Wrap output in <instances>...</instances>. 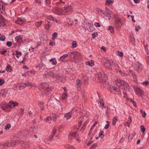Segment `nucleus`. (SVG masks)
<instances>
[{
	"label": "nucleus",
	"mask_w": 149,
	"mask_h": 149,
	"mask_svg": "<svg viewBox=\"0 0 149 149\" xmlns=\"http://www.w3.org/2000/svg\"><path fill=\"white\" fill-rule=\"evenodd\" d=\"M115 83L118 87L120 88L122 86H123L124 89L126 91H129L130 89V86L127 82L124 80L120 79L117 80L116 81Z\"/></svg>",
	"instance_id": "nucleus-3"
},
{
	"label": "nucleus",
	"mask_w": 149,
	"mask_h": 149,
	"mask_svg": "<svg viewBox=\"0 0 149 149\" xmlns=\"http://www.w3.org/2000/svg\"><path fill=\"white\" fill-rule=\"evenodd\" d=\"M38 89L40 90H43L42 92V95L47 94L49 91L51 90V88H49L48 84L47 83H41L40 84L38 87Z\"/></svg>",
	"instance_id": "nucleus-2"
},
{
	"label": "nucleus",
	"mask_w": 149,
	"mask_h": 149,
	"mask_svg": "<svg viewBox=\"0 0 149 149\" xmlns=\"http://www.w3.org/2000/svg\"><path fill=\"white\" fill-rule=\"evenodd\" d=\"M68 95L67 93H64L62 95L61 97L63 99H66Z\"/></svg>",
	"instance_id": "nucleus-36"
},
{
	"label": "nucleus",
	"mask_w": 149,
	"mask_h": 149,
	"mask_svg": "<svg viewBox=\"0 0 149 149\" xmlns=\"http://www.w3.org/2000/svg\"><path fill=\"white\" fill-rule=\"evenodd\" d=\"M75 52V51L71 52H69L68 54L70 58L74 59Z\"/></svg>",
	"instance_id": "nucleus-15"
},
{
	"label": "nucleus",
	"mask_w": 149,
	"mask_h": 149,
	"mask_svg": "<svg viewBox=\"0 0 149 149\" xmlns=\"http://www.w3.org/2000/svg\"><path fill=\"white\" fill-rule=\"evenodd\" d=\"M143 85L144 86H147L149 84L148 82V81H145L142 83Z\"/></svg>",
	"instance_id": "nucleus-60"
},
{
	"label": "nucleus",
	"mask_w": 149,
	"mask_h": 149,
	"mask_svg": "<svg viewBox=\"0 0 149 149\" xmlns=\"http://www.w3.org/2000/svg\"><path fill=\"white\" fill-rule=\"evenodd\" d=\"M6 70L8 72H10L12 70V67L10 65H7Z\"/></svg>",
	"instance_id": "nucleus-32"
},
{
	"label": "nucleus",
	"mask_w": 149,
	"mask_h": 149,
	"mask_svg": "<svg viewBox=\"0 0 149 149\" xmlns=\"http://www.w3.org/2000/svg\"><path fill=\"white\" fill-rule=\"evenodd\" d=\"M52 11L54 13L58 15H63V8L55 7L52 9Z\"/></svg>",
	"instance_id": "nucleus-6"
},
{
	"label": "nucleus",
	"mask_w": 149,
	"mask_h": 149,
	"mask_svg": "<svg viewBox=\"0 0 149 149\" xmlns=\"http://www.w3.org/2000/svg\"><path fill=\"white\" fill-rule=\"evenodd\" d=\"M82 27L83 28L86 30H89L91 29L93 27V26L91 24L88 22H86L83 24Z\"/></svg>",
	"instance_id": "nucleus-10"
},
{
	"label": "nucleus",
	"mask_w": 149,
	"mask_h": 149,
	"mask_svg": "<svg viewBox=\"0 0 149 149\" xmlns=\"http://www.w3.org/2000/svg\"><path fill=\"white\" fill-rule=\"evenodd\" d=\"M51 26V24L48 21H46L45 22V28L47 30H49Z\"/></svg>",
	"instance_id": "nucleus-16"
},
{
	"label": "nucleus",
	"mask_w": 149,
	"mask_h": 149,
	"mask_svg": "<svg viewBox=\"0 0 149 149\" xmlns=\"http://www.w3.org/2000/svg\"><path fill=\"white\" fill-rule=\"evenodd\" d=\"M113 3V1L111 0H106L105 1V3L106 5H109Z\"/></svg>",
	"instance_id": "nucleus-40"
},
{
	"label": "nucleus",
	"mask_w": 149,
	"mask_h": 149,
	"mask_svg": "<svg viewBox=\"0 0 149 149\" xmlns=\"http://www.w3.org/2000/svg\"><path fill=\"white\" fill-rule=\"evenodd\" d=\"M1 91L2 92L4 93H3L2 94V96L3 97H5V96H6V94L7 93V91H6L5 89H4V90H3Z\"/></svg>",
	"instance_id": "nucleus-42"
},
{
	"label": "nucleus",
	"mask_w": 149,
	"mask_h": 149,
	"mask_svg": "<svg viewBox=\"0 0 149 149\" xmlns=\"http://www.w3.org/2000/svg\"><path fill=\"white\" fill-rule=\"evenodd\" d=\"M25 86V87H26L27 86H29L30 84L31 83L29 82H26L25 83H24Z\"/></svg>",
	"instance_id": "nucleus-59"
},
{
	"label": "nucleus",
	"mask_w": 149,
	"mask_h": 149,
	"mask_svg": "<svg viewBox=\"0 0 149 149\" xmlns=\"http://www.w3.org/2000/svg\"><path fill=\"white\" fill-rule=\"evenodd\" d=\"M68 56V54H64L63 55L60 57L59 60L62 61L64 59L67 57Z\"/></svg>",
	"instance_id": "nucleus-23"
},
{
	"label": "nucleus",
	"mask_w": 149,
	"mask_h": 149,
	"mask_svg": "<svg viewBox=\"0 0 149 149\" xmlns=\"http://www.w3.org/2000/svg\"><path fill=\"white\" fill-rule=\"evenodd\" d=\"M15 40L18 42H22V38L19 36H16L15 38Z\"/></svg>",
	"instance_id": "nucleus-30"
},
{
	"label": "nucleus",
	"mask_w": 149,
	"mask_h": 149,
	"mask_svg": "<svg viewBox=\"0 0 149 149\" xmlns=\"http://www.w3.org/2000/svg\"><path fill=\"white\" fill-rule=\"evenodd\" d=\"M4 18L2 15H0V27H3L6 26L4 21Z\"/></svg>",
	"instance_id": "nucleus-11"
},
{
	"label": "nucleus",
	"mask_w": 149,
	"mask_h": 149,
	"mask_svg": "<svg viewBox=\"0 0 149 149\" xmlns=\"http://www.w3.org/2000/svg\"><path fill=\"white\" fill-rule=\"evenodd\" d=\"M105 17L106 19L109 20L111 17V14L109 13H107L105 14Z\"/></svg>",
	"instance_id": "nucleus-29"
},
{
	"label": "nucleus",
	"mask_w": 149,
	"mask_h": 149,
	"mask_svg": "<svg viewBox=\"0 0 149 149\" xmlns=\"http://www.w3.org/2000/svg\"><path fill=\"white\" fill-rule=\"evenodd\" d=\"M50 61L52 63V65H55L57 64V62L55 58H52L50 60Z\"/></svg>",
	"instance_id": "nucleus-27"
},
{
	"label": "nucleus",
	"mask_w": 149,
	"mask_h": 149,
	"mask_svg": "<svg viewBox=\"0 0 149 149\" xmlns=\"http://www.w3.org/2000/svg\"><path fill=\"white\" fill-rule=\"evenodd\" d=\"M7 51L6 50L3 49L2 51H0V54H4Z\"/></svg>",
	"instance_id": "nucleus-54"
},
{
	"label": "nucleus",
	"mask_w": 149,
	"mask_h": 149,
	"mask_svg": "<svg viewBox=\"0 0 149 149\" xmlns=\"http://www.w3.org/2000/svg\"><path fill=\"white\" fill-rule=\"evenodd\" d=\"M72 112H70L67 113H65L64 117L65 119L67 120H68L70 119L71 116Z\"/></svg>",
	"instance_id": "nucleus-13"
},
{
	"label": "nucleus",
	"mask_w": 149,
	"mask_h": 149,
	"mask_svg": "<svg viewBox=\"0 0 149 149\" xmlns=\"http://www.w3.org/2000/svg\"><path fill=\"white\" fill-rule=\"evenodd\" d=\"M86 65L90 66H92L94 65V62L93 60L87 61L86 63Z\"/></svg>",
	"instance_id": "nucleus-21"
},
{
	"label": "nucleus",
	"mask_w": 149,
	"mask_h": 149,
	"mask_svg": "<svg viewBox=\"0 0 149 149\" xmlns=\"http://www.w3.org/2000/svg\"><path fill=\"white\" fill-rule=\"evenodd\" d=\"M25 86L24 84H22L21 85L19 86V90H21L23 89L24 88H25Z\"/></svg>",
	"instance_id": "nucleus-44"
},
{
	"label": "nucleus",
	"mask_w": 149,
	"mask_h": 149,
	"mask_svg": "<svg viewBox=\"0 0 149 149\" xmlns=\"http://www.w3.org/2000/svg\"><path fill=\"white\" fill-rule=\"evenodd\" d=\"M13 102L12 101H10L8 104L6 105V107H9L11 108H13Z\"/></svg>",
	"instance_id": "nucleus-25"
},
{
	"label": "nucleus",
	"mask_w": 149,
	"mask_h": 149,
	"mask_svg": "<svg viewBox=\"0 0 149 149\" xmlns=\"http://www.w3.org/2000/svg\"><path fill=\"white\" fill-rule=\"evenodd\" d=\"M64 146L65 148L68 149H76L73 146L68 144H65Z\"/></svg>",
	"instance_id": "nucleus-22"
},
{
	"label": "nucleus",
	"mask_w": 149,
	"mask_h": 149,
	"mask_svg": "<svg viewBox=\"0 0 149 149\" xmlns=\"http://www.w3.org/2000/svg\"><path fill=\"white\" fill-rule=\"evenodd\" d=\"M12 45V42H7L6 45L8 47H10Z\"/></svg>",
	"instance_id": "nucleus-57"
},
{
	"label": "nucleus",
	"mask_w": 149,
	"mask_h": 149,
	"mask_svg": "<svg viewBox=\"0 0 149 149\" xmlns=\"http://www.w3.org/2000/svg\"><path fill=\"white\" fill-rule=\"evenodd\" d=\"M117 87L111 86L108 88V89L111 93H114L119 94L120 93V87H118L116 85Z\"/></svg>",
	"instance_id": "nucleus-4"
},
{
	"label": "nucleus",
	"mask_w": 149,
	"mask_h": 149,
	"mask_svg": "<svg viewBox=\"0 0 149 149\" xmlns=\"http://www.w3.org/2000/svg\"><path fill=\"white\" fill-rule=\"evenodd\" d=\"M63 8V14H65L67 13H70L73 11V9L72 7L70 5H68L66 6H65Z\"/></svg>",
	"instance_id": "nucleus-5"
},
{
	"label": "nucleus",
	"mask_w": 149,
	"mask_h": 149,
	"mask_svg": "<svg viewBox=\"0 0 149 149\" xmlns=\"http://www.w3.org/2000/svg\"><path fill=\"white\" fill-rule=\"evenodd\" d=\"M135 70L138 72H141L143 67L141 64L139 62L136 63L134 66Z\"/></svg>",
	"instance_id": "nucleus-7"
},
{
	"label": "nucleus",
	"mask_w": 149,
	"mask_h": 149,
	"mask_svg": "<svg viewBox=\"0 0 149 149\" xmlns=\"http://www.w3.org/2000/svg\"><path fill=\"white\" fill-rule=\"evenodd\" d=\"M35 2L38 4H40L41 3L42 0H35Z\"/></svg>",
	"instance_id": "nucleus-52"
},
{
	"label": "nucleus",
	"mask_w": 149,
	"mask_h": 149,
	"mask_svg": "<svg viewBox=\"0 0 149 149\" xmlns=\"http://www.w3.org/2000/svg\"><path fill=\"white\" fill-rule=\"evenodd\" d=\"M76 84L77 86V88L81 89V86L82 84L81 81L79 79H77L76 81Z\"/></svg>",
	"instance_id": "nucleus-17"
},
{
	"label": "nucleus",
	"mask_w": 149,
	"mask_h": 149,
	"mask_svg": "<svg viewBox=\"0 0 149 149\" xmlns=\"http://www.w3.org/2000/svg\"><path fill=\"white\" fill-rule=\"evenodd\" d=\"M6 39V37L4 35L1 36L0 37V40L2 41H4Z\"/></svg>",
	"instance_id": "nucleus-49"
},
{
	"label": "nucleus",
	"mask_w": 149,
	"mask_h": 149,
	"mask_svg": "<svg viewBox=\"0 0 149 149\" xmlns=\"http://www.w3.org/2000/svg\"><path fill=\"white\" fill-rule=\"evenodd\" d=\"M104 132L103 131H100L99 134V136L101 138H102L104 135H103Z\"/></svg>",
	"instance_id": "nucleus-43"
},
{
	"label": "nucleus",
	"mask_w": 149,
	"mask_h": 149,
	"mask_svg": "<svg viewBox=\"0 0 149 149\" xmlns=\"http://www.w3.org/2000/svg\"><path fill=\"white\" fill-rule=\"evenodd\" d=\"M88 120H86L85 122L84 123V124L82 127V129L84 130L86 128V126L88 123Z\"/></svg>",
	"instance_id": "nucleus-34"
},
{
	"label": "nucleus",
	"mask_w": 149,
	"mask_h": 149,
	"mask_svg": "<svg viewBox=\"0 0 149 149\" xmlns=\"http://www.w3.org/2000/svg\"><path fill=\"white\" fill-rule=\"evenodd\" d=\"M10 124H8L6 125L5 126V128L6 130H8L10 129Z\"/></svg>",
	"instance_id": "nucleus-45"
},
{
	"label": "nucleus",
	"mask_w": 149,
	"mask_h": 149,
	"mask_svg": "<svg viewBox=\"0 0 149 149\" xmlns=\"http://www.w3.org/2000/svg\"><path fill=\"white\" fill-rule=\"evenodd\" d=\"M121 20L118 17L116 18L115 19V23L116 24L119 25L121 24Z\"/></svg>",
	"instance_id": "nucleus-20"
},
{
	"label": "nucleus",
	"mask_w": 149,
	"mask_h": 149,
	"mask_svg": "<svg viewBox=\"0 0 149 149\" xmlns=\"http://www.w3.org/2000/svg\"><path fill=\"white\" fill-rule=\"evenodd\" d=\"M146 129L145 128L144 126L141 125L140 126V130L143 133L145 132V131Z\"/></svg>",
	"instance_id": "nucleus-33"
},
{
	"label": "nucleus",
	"mask_w": 149,
	"mask_h": 149,
	"mask_svg": "<svg viewBox=\"0 0 149 149\" xmlns=\"http://www.w3.org/2000/svg\"><path fill=\"white\" fill-rule=\"evenodd\" d=\"M56 129H54L53 130L52 133V135H50L49 136V141H51L52 140L53 138V137L56 134Z\"/></svg>",
	"instance_id": "nucleus-12"
},
{
	"label": "nucleus",
	"mask_w": 149,
	"mask_h": 149,
	"mask_svg": "<svg viewBox=\"0 0 149 149\" xmlns=\"http://www.w3.org/2000/svg\"><path fill=\"white\" fill-rule=\"evenodd\" d=\"M49 19L55 22L56 21L55 19L52 16H50L49 17Z\"/></svg>",
	"instance_id": "nucleus-55"
},
{
	"label": "nucleus",
	"mask_w": 149,
	"mask_h": 149,
	"mask_svg": "<svg viewBox=\"0 0 149 149\" xmlns=\"http://www.w3.org/2000/svg\"><path fill=\"white\" fill-rule=\"evenodd\" d=\"M111 33H113L114 31V28L111 26H109L108 28Z\"/></svg>",
	"instance_id": "nucleus-37"
},
{
	"label": "nucleus",
	"mask_w": 149,
	"mask_h": 149,
	"mask_svg": "<svg viewBox=\"0 0 149 149\" xmlns=\"http://www.w3.org/2000/svg\"><path fill=\"white\" fill-rule=\"evenodd\" d=\"M118 54H117V55L120 56V57H122L123 55V54L122 52H120L119 51H118Z\"/></svg>",
	"instance_id": "nucleus-56"
},
{
	"label": "nucleus",
	"mask_w": 149,
	"mask_h": 149,
	"mask_svg": "<svg viewBox=\"0 0 149 149\" xmlns=\"http://www.w3.org/2000/svg\"><path fill=\"white\" fill-rule=\"evenodd\" d=\"M111 61H109V60H107L106 62H105L104 65L106 66L108 68H109L111 67Z\"/></svg>",
	"instance_id": "nucleus-18"
},
{
	"label": "nucleus",
	"mask_w": 149,
	"mask_h": 149,
	"mask_svg": "<svg viewBox=\"0 0 149 149\" xmlns=\"http://www.w3.org/2000/svg\"><path fill=\"white\" fill-rule=\"evenodd\" d=\"M94 25L96 27H100V25L97 22H95V23L94 24Z\"/></svg>",
	"instance_id": "nucleus-61"
},
{
	"label": "nucleus",
	"mask_w": 149,
	"mask_h": 149,
	"mask_svg": "<svg viewBox=\"0 0 149 149\" xmlns=\"http://www.w3.org/2000/svg\"><path fill=\"white\" fill-rule=\"evenodd\" d=\"M119 72L123 76H127V74L124 72H122L121 70L119 71Z\"/></svg>",
	"instance_id": "nucleus-41"
},
{
	"label": "nucleus",
	"mask_w": 149,
	"mask_h": 149,
	"mask_svg": "<svg viewBox=\"0 0 149 149\" xmlns=\"http://www.w3.org/2000/svg\"><path fill=\"white\" fill-rule=\"evenodd\" d=\"M45 65V64L42 63L39 64L36 66V67L37 68H38L39 70L41 69Z\"/></svg>",
	"instance_id": "nucleus-31"
},
{
	"label": "nucleus",
	"mask_w": 149,
	"mask_h": 149,
	"mask_svg": "<svg viewBox=\"0 0 149 149\" xmlns=\"http://www.w3.org/2000/svg\"><path fill=\"white\" fill-rule=\"evenodd\" d=\"M72 47L75 48L77 47V42L75 41H73L72 43Z\"/></svg>",
	"instance_id": "nucleus-48"
},
{
	"label": "nucleus",
	"mask_w": 149,
	"mask_h": 149,
	"mask_svg": "<svg viewBox=\"0 0 149 149\" xmlns=\"http://www.w3.org/2000/svg\"><path fill=\"white\" fill-rule=\"evenodd\" d=\"M81 56V54L77 51H75L74 56V60H76L77 59H79L80 58Z\"/></svg>",
	"instance_id": "nucleus-14"
},
{
	"label": "nucleus",
	"mask_w": 149,
	"mask_h": 149,
	"mask_svg": "<svg viewBox=\"0 0 149 149\" xmlns=\"http://www.w3.org/2000/svg\"><path fill=\"white\" fill-rule=\"evenodd\" d=\"M52 118L53 121L54 122H55L57 120V117L56 115L53 116Z\"/></svg>",
	"instance_id": "nucleus-58"
},
{
	"label": "nucleus",
	"mask_w": 149,
	"mask_h": 149,
	"mask_svg": "<svg viewBox=\"0 0 149 149\" xmlns=\"http://www.w3.org/2000/svg\"><path fill=\"white\" fill-rule=\"evenodd\" d=\"M134 89L135 93L137 95L141 96L143 94V91L141 90L139 86H135Z\"/></svg>",
	"instance_id": "nucleus-9"
},
{
	"label": "nucleus",
	"mask_w": 149,
	"mask_h": 149,
	"mask_svg": "<svg viewBox=\"0 0 149 149\" xmlns=\"http://www.w3.org/2000/svg\"><path fill=\"white\" fill-rule=\"evenodd\" d=\"M13 108H15L16 106H18L19 105V104L18 103H17V102H13Z\"/></svg>",
	"instance_id": "nucleus-53"
},
{
	"label": "nucleus",
	"mask_w": 149,
	"mask_h": 149,
	"mask_svg": "<svg viewBox=\"0 0 149 149\" xmlns=\"http://www.w3.org/2000/svg\"><path fill=\"white\" fill-rule=\"evenodd\" d=\"M145 59L147 63L149 65V56H146L145 57Z\"/></svg>",
	"instance_id": "nucleus-50"
},
{
	"label": "nucleus",
	"mask_w": 149,
	"mask_h": 149,
	"mask_svg": "<svg viewBox=\"0 0 149 149\" xmlns=\"http://www.w3.org/2000/svg\"><path fill=\"white\" fill-rule=\"evenodd\" d=\"M42 22V21L36 22V26L38 27H39L41 25Z\"/></svg>",
	"instance_id": "nucleus-46"
},
{
	"label": "nucleus",
	"mask_w": 149,
	"mask_h": 149,
	"mask_svg": "<svg viewBox=\"0 0 149 149\" xmlns=\"http://www.w3.org/2000/svg\"><path fill=\"white\" fill-rule=\"evenodd\" d=\"M148 34L147 35V39L148 40V42L149 43V29L148 30Z\"/></svg>",
	"instance_id": "nucleus-64"
},
{
	"label": "nucleus",
	"mask_w": 149,
	"mask_h": 149,
	"mask_svg": "<svg viewBox=\"0 0 149 149\" xmlns=\"http://www.w3.org/2000/svg\"><path fill=\"white\" fill-rule=\"evenodd\" d=\"M70 136L73 137H77L79 136L78 134L76 132H74L70 134Z\"/></svg>",
	"instance_id": "nucleus-35"
},
{
	"label": "nucleus",
	"mask_w": 149,
	"mask_h": 149,
	"mask_svg": "<svg viewBox=\"0 0 149 149\" xmlns=\"http://www.w3.org/2000/svg\"><path fill=\"white\" fill-rule=\"evenodd\" d=\"M24 21L22 19H18L17 20L15 21V22L16 24H17L19 25H22L23 22Z\"/></svg>",
	"instance_id": "nucleus-28"
},
{
	"label": "nucleus",
	"mask_w": 149,
	"mask_h": 149,
	"mask_svg": "<svg viewBox=\"0 0 149 149\" xmlns=\"http://www.w3.org/2000/svg\"><path fill=\"white\" fill-rule=\"evenodd\" d=\"M94 78L98 82H104L108 78V76L106 74L102 72L95 74Z\"/></svg>",
	"instance_id": "nucleus-1"
},
{
	"label": "nucleus",
	"mask_w": 149,
	"mask_h": 149,
	"mask_svg": "<svg viewBox=\"0 0 149 149\" xmlns=\"http://www.w3.org/2000/svg\"><path fill=\"white\" fill-rule=\"evenodd\" d=\"M52 120V118L51 117H48L46 118V122H47L48 121H51Z\"/></svg>",
	"instance_id": "nucleus-62"
},
{
	"label": "nucleus",
	"mask_w": 149,
	"mask_h": 149,
	"mask_svg": "<svg viewBox=\"0 0 149 149\" xmlns=\"http://www.w3.org/2000/svg\"><path fill=\"white\" fill-rule=\"evenodd\" d=\"M97 145V143H94L90 146V148L91 149H95Z\"/></svg>",
	"instance_id": "nucleus-47"
},
{
	"label": "nucleus",
	"mask_w": 149,
	"mask_h": 149,
	"mask_svg": "<svg viewBox=\"0 0 149 149\" xmlns=\"http://www.w3.org/2000/svg\"><path fill=\"white\" fill-rule=\"evenodd\" d=\"M45 74L46 75H51L53 78H56L57 79H60L61 77L59 76H57L55 77V75L53 73V72L52 71L49 70H47L45 72Z\"/></svg>",
	"instance_id": "nucleus-8"
},
{
	"label": "nucleus",
	"mask_w": 149,
	"mask_h": 149,
	"mask_svg": "<svg viewBox=\"0 0 149 149\" xmlns=\"http://www.w3.org/2000/svg\"><path fill=\"white\" fill-rule=\"evenodd\" d=\"M5 82L4 80L0 79V86L2 85Z\"/></svg>",
	"instance_id": "nucleus-51"
},
{
	"label": "nucleus",
	"mask_w": 149,
	"mask_h": 149,
	"mask_svg": "<svg viewBox=\"0 0 149 149\" xmlns=\"http://www.w3.org/2000/svg\"><path fill=\"white\" fill-rule=\"evenodd\" d=\"M111 66L112 67L113 69L115 70L117 69V68L118 67V65L117 64H115L114 61H111Z\"/></svg>",
	"instance_id": "nucleus-24"
},
{
	"label": "nucleus",
	"mask_w": 149,
	"mask_h": 149,
	"mask_svg": "<svg viewBox=\"0 0 149 149\" xmlns=\"http://www.w3.org/2000/svg\"><path fill=\"white\" fill-rule=\"evenodd\" d=\"M117 121V118L116 116H115L113 118L112 120V125L113 126L115 125Z\"/></svg>",
	"instance_id": "nucleus-26"
},
{
	"label": "nucleus",
	"mask_w": 149,
	"mask_h": 149,
	"mask_svg": "<svg viewBox=\"0 0 149 149\" xmlns=\"http://www.w3.org/2000/svg\"><path fill=\"white\" fill-rule=\"evenodd\" d=\"M16 52V57L18 58H19V56L18 55H19L20 56H21L22 54V53L19 51H18L17 50H16L15 52Z\"/></svg>",
	"instance_id": "nucleus-39"
},
{
	"label": "nucleus",
	"mask_w": 149,
	"mask_h": 149,
	"mask_svg": "<svg viewBox=\"0 0 149 149\" xmlns=\"http://www.w3.org/2000/svg\"><path fill=\"white\" fill-rule=\"evenodd\" d=\"M11 145L9 144L8 143H4L3 145H0V149H2L3 147H8L10 146Z\"/></svg>",
	"instance_id": "nucleus-19"
},
{
	"label": "nucleus",
	"mask_w": 149,
	"mask_h": 149,
	"mask_svg": "<svg viewBox=\"0 0 149 149\" xmlns=\"http://www.w3.org/2000/svg\"><path fill=\"white\" fill-rule=\"evenodd\" d=\"M58 33L56 32L54 33L52 35V36L56 37H57Z\"/></svg>",
	"instance_id": "nucleus-63"
},
{
	"label": "nucleus",
	"mask_w": 149,
	"mask_h": 149,
	"mask_svg": "<svg viewBox=\"0 0 149 149\" xmlns=\"http://www.w3.org/2000/svg\"><path fill=\"white\" fill-rule=\"evenodd\" d=\"M107 124L105 125L104 128L105 129H107L109 127V122L108 121H106Z\"/></svg>",
	"instance_id": "nucleus-38"
}]
</instances>
